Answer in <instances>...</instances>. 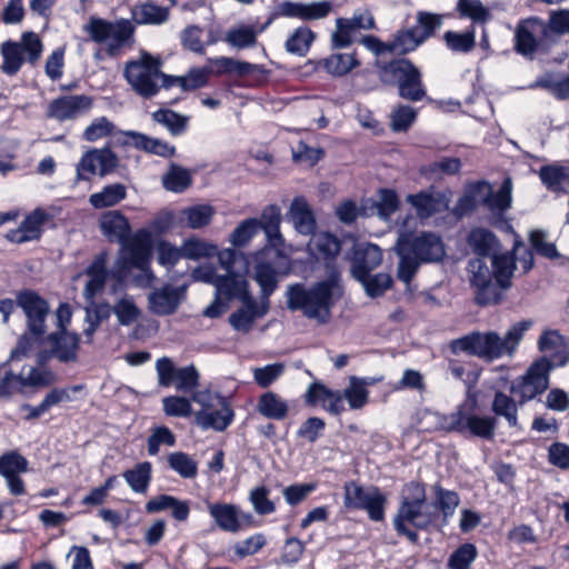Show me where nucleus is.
<instances>
[{"mask_svg":"<svg viewBox=\"0 0 569 569\" xmlns=\"http://www.w3.org/2000/svg\"><path fill=\"white\" fill-rule=\"evenodd\" d=\"M184 258L198 260L202 258L214 257L218 252V246L207 240L192 237L182 243Z\"/></svg>","mask_w":569,"mask_h":569,"instance_id":"nucleus-58","label":"nucleus"},{"mask_svg":"<svg viewBox=\"0 0 569 569\" xmlns=\"http://www.w3.org/2000/svg\"><path fill=\"white\" fill-rule=\"evenodd\" d=\"M357 280L365 287L367 295L372 298L382 296L393 283L392 277L385 272L376 274L369 272L363 278H357Z\"/></svg>","mask_w":569,"mask_h":569,"instance_id":"nucleus-62","label":"nucleus"},{"mask_svg":"<svg viewBox=\"0 0 569 569\" xmlns=\"http://www.w3.org/2000/svg\"><path fill=\"white\" fill-rule=\"evenodd\" d=\"M478 550L472 543H463L455 550L448 560L450 569H471V563L476 560Z\"/></svg>","mask_w":569,"mask_h":569,"instance_id":"nucleus-64","label":"nucleus"},{"mask_svg":"<svg viewBox=\"0 0 569 569\" xmlns=\"http://www.w3.org/2000/svg\"><path fill=\"white\" fill-rule=\"evenodd\" d=\"M340 241L337 237L323 232L315 236L309 243V250L317 260L332 261L340 252Z\"/></svg>","mask_w":569,"mask_h":569,"instance_id":"nucleus-38","label":"nucleus"},{"mask_svg":"<svg viewBox=\"0 0 569 569\" xmlns=\"http://www.w3.org/2000/svg\"><path fill=\"white\" fill-rule=\"evenodd\" d=\"M126 136L131 139L132 144L137 149L143 150L146 152L166 158L172 157L176 152L174 147L170 146L168 142L148 137L143 133L128 131L126 132Z\"/></svg>","mask_w":569,"mask_h":569,"instance_id":"nucleus-42","label":"nucleus"},{"mask_svg":"<svg viewBox=\"0 0 569 569\" xmlns=\"http://www.w3.org/2000/svg\"><path fill=\"white\" fill-rule=\"evenodd\" d=\"M216 209L210 204H196L187 207L180 211L179 221L181 226L190 229H200L208 226L213 216Z\"/></svg>","mask_w":569,"mask_h":569,"instance_id":"nucleus-39","label":"nucleus"},{"mask_svg":"<svg viewBox=\"0 0 569 569\" xmlns=\"http://www.w3.org/2000/svg\"><path fill=\"white\" fill-rule=\"evenodd\" d=\"M542 183L552 192H566L569 187V168L558 164L543 166L539 170Z\"/></svg>","mask_w":569,"mask_h":569,"instance_id":"nucleus-45","label":"nucleus"},{"mask_svg":"<svg viewBox=\"0 0 569 569\" xmlns=\"http://www.w3.org/2000/svg\"><path fill=\"white\" fill-rule=\"evenodd\" d=\"M491 410L496 416L503 417L510 427L518 426V407L516 401L503 392H496Z\"/></svg>","mask_w":569,"mask_h":569,"instance_id":"nucleus-57","label":"nucleus"},{"mask_svg":"<svg viewBox=\"0 0 569 569\" xmlns=\"http://www.w3.org/2000/svg\"><path fill=\"white\" fill-rule=\"evenodd\" d=\"M439 518L436 506L427 501L425 486L411 481L403 487L402 499L393 518V527L399 536H405L416 543L419 540L418 530H427Z\"/></svg>","mask_w":569,"mask_h":569,"instance_id":"nucleus-4","label":"nucleus"},{"mask_svg":"<svg viewBox=\"0 0 569 569\" xmlns=\"http://www.w3.org/2000/svg\"><path fill=\"white\" fill-rule=\"evenodd\" d=\"M488 189L486 181H477L466 187L465 193L456 203L455 213L459 217L471 213L482 203V191Z\"/></svg>","mask_w":569,"mask_h":569,"instance_id":"nucleus-46","label":"nucleus"},{"mask_svg":"<svg viewBox=\"0 0 569 569\" xmlns=\"http://www.w3.org/2000/svg\"><path fill=\"white\" fill-rule=\"evenodd\" d=\"M332 10L330 1L311 3L283 1L277 6L276 16L311 21L326 18Z\"/></svg>","mask_w":569,"mask_h":569,"instance_id":"nucleus-20","label":"nucleus"},{"mask_svg":"<svg viewBox=\"0 0 569 569\" xmlns=\"http://www.w3.org/2000/svg\"><path fill=\"white\" fill-rule=\"evenodd\" d=\"M551 369V362L547 358H542L536 361L525 376L511 385L510 391L519 398L520 405L533 399L548 389Z\"/></svg>","mask_w":569,"mask_h":569,"instance_id":"nucleus-13","label":"nucleus"},{"mask_svg":"<svg viewBox=\"0 0 569 569\" xmlns=\"http://www.w3.org/2000/svg\"><path fill=\"white\" fill-rule=\"evenodd\" d=\"M538 346L540 351L550 357L548 360L552 367L563 366L568 361V357L565 356V339L557 330H546L540 336Z\"/></svg>","mask_w":569,"mask_h":569,"instance_id":"nucleus-34","label":"nucleus"},{"mask_svg":"<svg viewBox=\"0 0 569 569\" xmlns=\"http://www.w3.org/2000/svg\"><path fill=\"white\" fill-rule=\"evenodd\" d=\"M127 197V188L122 183H111L102 188L101 191L94 192L89 197V203L94 209H103L114 207Z\"/></svg>","mask_w":569,"mask_h":569,"instance_id":"nucleus-44","label":"nucleus"},{"mask_svg":"<svg viewBox=\"0 0 569 569\" xmlns=\"http://www.w3.org/2000/svg\"><path fill=\"white\" fill-rule=\"evenodd\" d=\"M422 43L421 38L418 36V29L411 28L399 30L390 40L391 54H406L413 51Z\"/></svg>","mask_w":569,"mask_h":569,"instance_id":"nucleus-53","label":"nucleus"},{"mask_svg":"<svg viewBox=\"0 0 569 569\" xmlns=\"http://www.w3.org/2000/svg\"><path fill=\"white\" fill-rule=\"evenodd\" d=\"M343 489L346 508L366 510L373 521L383 520L387 499L378 488L365 489L355 482H347Z\"/></svg>","mask_w":569,"mask_h":569,"instance_id":"nucleus-12","label":"nucleus"},{"mask_svg":"<svg viewBox=\"0 0 569 569\" xmlns=\"http://www.w3.org/2000/svg\"><path fill=\"white\" fill-rule=\"evenodd\" d=\"M51 351L53 356L62 362L74 361L80 343V337L77 333L67 330L49 336Z\"/></svg>","mask_w":569,"mask_h":569,"instance_id":"nucleus-30","label":"nucleus"},{"mask_svg":"<svg viewBox=\"0 0 569 569\" xmlns=\"http://www.w3.org/2000/svg\"><path fill=\"white\" fill-rule=\"evenodd\" d=\"M92 99L86 94H69L52 100L47 108V117L58 121L76 119L92 107Z\"/></svg>","mask_w":569,"mask_h":569,"instance_id":"nucleus-17","label":"nucleus"},{"mask_svg":"<svg viewBox=\"0 0 569 569\" xmlns=\"http://www.w3.org/2000/svg\"><path fill=\"white\" fill-rule=\"evenodd\" d=\"M242 302L244 307L234 311L230 316L229 322L234 330L249 332L254 323V320L267 313L269 305L261 301V305L258 306L257 301L252 298Z\"/></svg>","mask_w":569,"mask_h":569,"instance_id":"nucleus-27","label":"nucleus"},{"mask_svg":"<svg viewBox=\"0 0 569 569\" xmlns=\"http://www.w3.org/2000/svg\"><path fill=\"white\" fill-rule=\"evenodd\" d=\"M435 493V502H431L436 506V512H440L443 517V520L447 521L449 517H451L457 507L460 503V497L456 491L447 490L442 488L439 483L433 486Z\"/></svg>","mask_w":569,"mask_h":569,"instance_id":"nucleus-50","label":"nucleus"},{"mask_svg":"<svg viewBox=\"0 0 569 569\" xmlns=\"http://www.w3.org/2000/svg\"><path fill=\"white\" fill-rule=\"evenodd\" d=\"M82 29L91 41L106 44V51L110 57L119 56L134 44L136 28L128 19L109 21L92 16Z\"/></svg>","mask_w":569,"mask_h":569,"instance_id":"nucleus-5","label":"nucleus"},{"mask_svg":"<svg viewBox=\"0 0 569 569\" xmlns=\"http://www.w3.org/2000/svg\"><path fill=\"white\" fill-rule=\"evenodd\" d=\"M19 373L26 388H46L57 381L56 375L47 368L28 366L23 367Z\"/></svg>","mask_w":569,"mask_h":569,"instance_id":"nucleus-51","label":"nucleus"},{"mask_svg":"<svg viewBox=\"0 0 569 569\" xmlns=\"http://www.w3.org/2000/svg\"><path fill=\"white\" fill-rule=\"evenodd\" d=\"M399 257L397 277L409 284L423 263L441 261L446 256V247L440 236L433 232L413 234L401 232L395 244Z\"/></svg>","mask_w":569,"mask_h":569,"instance_id":"nucleus-2","label":"nucleus"},{"mask_svg":"<svg viewBox=\"0 0 569 569\" xmlns=\"http://www.w3.org/2000/svg\"><path fill=\"white\" fill-rule=\"evenodd\" d=\"M522 247V242L516 241L511 252L492 253L490 257L491 268L499 290H507L511 287V279L516 270L515 251Z\"/></svg>","mask_w":569,"mask_h":569,"instance_id":"nucleus-25","label":"nucleus"},{"mask_svg":"<svg viewBox=\"0 0 569 569\" xmlns=\"http://www.w3.org/2000/svg\"><path fill=\"white\" fill-rule=\"evenodd\" d=\"M307 400L310 403L322 402V406L333 415H339L345 410L343 393L332 391L321 383H312L309 387Z\"/></svg>","mask_w":569,"mask_h":569,"instance_id":"nucleus-33","label":"nucleus"},{"mask_svg":"<svg viewBox=\"0 0 569 569\" xmlns=\"http://www.w3.org/2000/svg\"><path fill=\"white\" fill-rule=\"evenodd\" d=\"M368 381L363 378L350 377L349 386L343 390V397L348 401L350 409L358 410L368 402Z\"/></svg>","mask_w":569,"mask_h":569,"instance_id":"nucleus-52","label":"nucleus"},{"mask_svg":"<svg viewBox=\"0 0 569 569\" xmlns=\"http://www.w3.org/2000/svg\"><path fill=\"white\" fill-rule=\"evenodd\" d=\"M191 399L200 408L194 412L196 423L203 430L224 431L234 419V411L229 400L210 389L198 390Z\"/></svg>","mask_w":569,"mask_h":569,"instance_id":"nucleus-6","label":"nucleus"},{"mask_svg":"<svg viewBox=\"0 0 569 569\" xmlns=\"http://www.w3.org/2000/svg\"><path fill=\"white\" fill-rule=\"evenodd\" d=\"M121 249L116 262L117 276L124 278L130 268L146 267L151 259V232L140 229L120 242Z\"/></svg>","mask_w":569,"mask_h":569,"instance_id":"nucleus-8","label":"nucleus"},{"mask_svg":"<svg viewBox=\"0 0 569 569\" xmlns=\"http://www.w3.org/2000/svg\"><path fill=\"white\" fill-rule=\"evenodd\" d=\"M547 29L546 22L539 18L520 21L515 30L516 52L532 60L539 48L549 39Z\"/></svg>","mask_w":569,"mask_h":569,"instance_id":"nucleus-14","label":"nucleus"},{"mask_svg":"<svg viewBox=\"0 0 569 569\" xmlns=\"http://www.w3.org/2000/svg\"><path fill=\"white\" fill-rule=\"evenodd\" d=\"M151 463L141 462L123 472L129 487L138 493H144L151 481Z\"/></svg>","mask_w":569,"mask_h":569,"instance_id":"nucleus-54","label":"nucleus"},{"mask_svg":"<svg viewBox=\"0 0 569 569\" xmlns=\"http://www.w3.org/2000/svg\"><path fill=\"white\" fill-rule=\"evenodd\" d=\"M89 306L86 308V323L87 328L83 330L86 341L91 343L93 335L99 326L108 320L111 316V306L108 302L88 301Z\"/></svg>","mask_w":569,"mask_h":569,"instance_id":"nucleus-40","label":"nucleus"},{"mask_svg":"<svg viewBox=\"0 0 569 569\" xmlns=\"http://www.w3.org/2000/svg\"><path fill=\"white\" fill-rule=\"evenodd\" d=\"M161 64L159 58L142 52L138 59L126 62L123 76L137 94L150 99L160 90Z\"/></svg>","mask_w":569,"mask_h":569,"instance_id":"nucleus-7","label":"nucleus"},{"mask_svg":"<svg viewBox=\"0 0 569 569\" xmlns=\"http://www.w3.org/2000/svg\"><path fill=\"white\" fill-rule=\"evenodd\" d=\"M315 40L316 33L310 28L299 27L288 37L284 48L291 54L305 57Z\"/></svg>","mask_w":569,"mask_h":569,"instance_id":"nucleus-47","label":"nucleus"},{"mask_svg":"<svg viewBox=\"0 0 569 569\" xmlns=\"http://www.w3.org/2000/svg\"><path fill=\"white\" fill-rule=\"evenodd\" d=\"M445 422L449 431L468 432L473 437L486 440L493 438L497 425L496 418L478 416L463 406L458 407L456 411L448 415L445 418Z\"/></svg>","mask_w":569,"mask_h":569,"instance_id":"nucleus-11","label":"nucleus"},{"mask_svg":"<svg viewBox=\"0 0 569 569\" xmlns=\"http://www.w3.org/2000/svg\"><path fill=\"white\" fill-rule=\"evenodd\" d=\"M407 201L416 209L417 216L421 219L442 212L449 207L447 197L438 191H421L417 194H409Z\"/></svg>","mask_w":569,"mask_h":569,"instance_id":"nucleus-24","label":"nucleus"},{"mask_svg":"<svg viewBox=\"0 0 569 569\" xmlns=\"http://www.w3.org/2000/svg\"><path fill=\"white\" fill-rule=\"evenodd\" d=\"M468 243L479 258H485L496 248L498 240L491 231L478 228L470 232Z\"/></svg>","mask_w":569,"mask_h":569,"instance_id":"nucleus-59","label":"nucleus"},{"mask_svg":"<svg viewBox=\"0 0 569 569\" xmlns=\"http://www.w3.org/2000/svg\"><path fill=\"white\" fill-rule=\"evenodd\" d=\"M99 227L110 241L118 243L123 242L131 232L129 220L118 210L104 212L99 220Z\"/></svg>","mask_w":569,"mask_h":569,"instance_id":"nucleus-28","label":"nucleus"},{"mask_svg":"<svg viewBox=\"0 0 569 569\" xmlns=\"http://www.w3.org/2000/svg\"><path fill=\"white\" fill-rule=\"evenodd\" d=\"M488 189L482 191V204L493 214H502L511 208L512 203V180L507 177L499 190L493 192L492 187L487 182Z\"/></svg>","mask_w":569,"mask_h":569,"instance_id":"nucleus-26","label":"nucleus"},{"mask_svg":"<svg viewBox=\"0 0 569 569\" xmlns=\"http://www.w3.org/2000/svg\"><path fill=\"white\" fill-rule=\"evenodd\" d=\"M208 511L221 530L233 533L241 530L240 509L237 506L214 502L208 505Z\"/></svg>","mask_w":569,"mask_h":569,"instance_id":"nucleus-29","label":"nucleus"},{"mask_svg":"<svg viewBox=\"0 0 569 569\" xmlns=\"http://www.w3.org/2000/svg\"><path fill=\"white\" fill-rule=\"evenodd\" d=\"M457 12L461 18H468L473 23H486L491 19L490 10L480 0H458Z\"/></svg>","mask_w":569,"mask_h":569,"instance_id":"nucleus-56","label":"nucleus"},{"mask_svg":"<svg viewBox=\"0 0 569 569\" xmlns=\"http://www.w3.org/2000/svg\"><path fill=\"white\" fill-rule=\"evenodd\" d=\"M289 219L295 229L301 234H311L316 229V220L312 210L305 198L297 197L292 200L289 212Z\"/></svg>","mask_w":569,"mask_h":569,"instance_id":"nucleus-31","label":"nucleus"},{"mask_svg":"<svg viewBox=\"0 0 569 569\" xmlns=\"http://www.w3.org/2000/svg\"><path fill=\"white\" fill-rule=\"evenodd\" d=\"M257 410L268 419L282 420L287 417L289 407L279 395L268 391L259 397Z\"/></svg>","mask_w":569,"mask_h":569,"instance_id":"nucleus-41","label":"nucleus"},{"mask_svg":"<svg viewBox=\"0 0 569 569\" xmlns=\"http://www.w3.org/2000/svg\"><path fill=\"white\" fill-rule=\"evenodd\" d=\"M17 303L28 318L30 331L34 336H41L44 332V320L49 312L47 301L32 291H24L18 295Z\"/></svg>","mask_w":569,"mask_h":569,"instance_id":"nucleus-19","label":"nucleus"},{"mask_svg":"<svg viewBox=\"0 0 569 569\" xmlns=\"http://www.w3.org/2000/svg\"><path fill=\"white\" fill-rule=\"evenodd\" d=\"M341 295V287L333 278L309 288L303 283H293L287 287L286 303L290 311H300L307 319L326 325L331 320V310Z\"/></svg>","mask_w":569,"mask_h":569,"instance_id":"nucleus-3","label":"nucleus"},{"mask_svg":"<svg viewBox=\"0 0 569 569\" xmlns=\"http://www.w3.org/2000/svg\"><path fill=\"white\" fill-rule=\"evenodd\" d=\"M259 229L262 228L270 246L280 248L283 244V238L280 233L281 211L276 204L266 207L261 213Z\"/></svg>","mask_w":569,"mask_h":569,"instance_id":"nucleus-35","label":"nucleus"},{"mask_svg":"<svg viewBox=\"0 0 569 569\" xmlns=\"http://www.w3.org/2000/svg\"><path fill=\"white\" fill-rule=\"evenodd\" d=\"M119 159L109 148L90 149L76 167V181H88L92 176L104 177L116 170Z\"/></svg>","mask_w":569,"mask_h":569,"instance_id":"nucleus-15","label":"nucleus"},{"mask_svg":"<svg viewBox=\"0 0 569 569\" xmlns=\"http://www.w3.org/2000/svg\"><path fill=\"white\" fill-rule=\"evenodd\" d=\"M382 262V251L373 243H358L353 247L351 257V273L357 278H363L366 273L376 269Z\"/></svg>","mask_w":569,"mask_h":569,"instance_id":"nucleus-22","label":"nucleus"},{"mask_svg":"<svg viewBox=\"0 0 569 569\" xmlns=\"http://www.w3.org/2000/svg\"><path fill=\"white\" fill-rule=\"evenodd\" d=\"M17 44L20 47V52L26 61L31 66H34L41 58L43 46L37 33L24 32Z\"/></svg>","mask_w":569,"mask_h":569,"instance_id":"nucleus-63","label":"nucleus"},{"mask_svg":"<svg viewBox=\"0 0 569 569\" xmlns=\"http://www.w3.org/2000/svg\"><path fill=\"white\" fill-rule=\"evenodd\" d=\"M413 63L408 59H397L379 66V78L386 84H399L407 77Z\"/></svg>","mask_w":569,"mask_h":569,"instance_id":"nucleus-48","label":"nucleus"},{"mask_svg":"<svg viewBox=\"0 0 569 569\" xmlns=\"http://www.w3.org/2000/svg\"><path fill=\"white\" fill-rule=\"evenodd\" d=\"M288 269V258L279 248H266L253 270V279L261 289V299L269 305V297L278 287V276Z\"/></svg>","mask_w":569,"mask_h":569,"instance_id":"nucleus-9","label":"nucleus"},{"mask_svg":"<svg viewBox=\"0 0 569 569\" xmlns=\"http://www.w3.org/2000/svg\"><path fill=\"white\" fill-rule=\"evenodd\" d=\"M271 23V19H269L264 24H239L226 33V42L231 47L237 49H246L256 46L257 37L259 33L263 32L267 27Z\"/></svg>","mask_w":569,"mask_h":569,"instance_id":"nucleus-32","label":"nucleus"},{"mask_svg":"<svg viewBox=\"0 0 569 569\" xmlns=\"http://www.w3.org/2000/svg\"><path fill=\"white\" fill-rule=\"evenodd\" d=\"M186 286H164L150 292L148 297L149 309L158 316H169L176 312L184 299Z\"/></svg>","mask_w":569,"mask_h":569,"instance_id":"nucleus-21","label":"nucleus"},{"mask_svg":"<svg viewBox=\"0 0 569 569\" xmlns=\"http://www.w3.org/2000/svg\"><path fill=\"white\" fill-rule=\"evenodd\" d=\"M468 277L475 290V301L479 306L498 303L501 292L495 280L492 268L485 258H475L468 262Z\"/></svg>","mask_w":569,"mask_h":569,"instance_id":"nucleus-10","label":"nucleus"},{"mask_svg":"<svg viewBox=\"0 0 569 569\" xmlns=\"http://www.w3.org/2000/svg\"><path fill=\"white\" fill-rule=\"evenodd\" d=\"M152 119L164 126L171 134L178 136L186 131L189 118L170 109H160L152 113Z\"/></svg>","mask_w":569,"mask_h":569,"instance_id":"nucleus-60","label":"nucleus"},{"mask_svg":"<svg viewBox=\"0 0 569 569\" xmlns=\"http://www.w3.org/2000/svg\"><path fill=\"white\" fill-rule=\"evenodd\" d=\"M169 9L146 1L134 6L131 10L132 19L138 24H162L169 19Z\"/></svg>","mask_w":569,"mask_h":569,"instance_id":"nucleus-37","label":"nucleus"},{"mask_svg":"<svg viewBox=\"0 0 569 569\" xmlns=\"http://www.w3.org/2000/svg\"><path fill=\"white\" fill-rule=\"evenodd\" d=\"M531 326V320L519 321L510 327L505 337L496 331H473L452 340L450 349L453 353L467 352L489 362L503 356L511 357Z\"/></svg>","mask_w":569,"mask_h":569,"instance_id":"nucleus-1","label":"nucleus"},{"mask_svg":"<svg viewBox=\"0 0 569 569\" xmlns=\"http://www.w3.org/2000/svg\"><path fill=\"white\" fill-rule=\"evenodd\" d=\"M248 282L246 279L234 272L227 273V276L220 277L217 281L216 292L223 296L227 300L239 299L246 301L251 297L247 290Z\"/></svg>","mask_w":569,"mask_h":569,"instance_id":"nucleus-36","label":"nucleus"},{"mask_svg":"<svg viewBox=\"0 0 569 569\" xmlns=\"http://www.w3.org/2000/svg\"><path fill=\"white\" fill-rule=\"evenodd\" d=\"M28 460L16 450L0 456V476L6 479L11 495L22 496L26 493L24 481L20 475L28 471Z\"/></svg>","mask_w":569,"mask_h":569,"instance_id":"nucleus-18","label":"nucleus"},{"mask_svg":"<svg viewBox=\"0 0 569 569\" xmlns=\"http://www.w3.org/2000/svg\"><path fill=\"white\" fill-rule=\"evenodd\" d=\"M48 219V213L43 209L37 208L24 218L17 229L10 230L6 238L14 243L38 240L42 233V226Z\"/></svg>","mask_w":569,"mask_h":569,"instance_id":"nucleus-23","label":"nucleus"},{"mask_svg":"<svg viewBox=\"0 0 569 569\" xmlns=\"http://www.w3.org/2000/svg\"><path fill=\"white\" fill-rule=\"evenodd\" d=\"M3 62L1 70L8 76H14L21 69L26 58L20 52V47L14 41H7L1 47Z\"/></svg>","mask_w":569,"mask_h":569,"instance_id":"nucleus-61","label":"nucleus"},{"mask_svg":"<svg viewBox=\"0 0 569 569\" xmlns=\"http://www.w3.org/2000/svg\"><path fill=\"white\" fill-rule=\"evenodd\" d=\"M319 64L331 76L341 77L359 66L353 54L335 53L319 61Z\"/></svg>","mask_w":569,"mask_h":569,"instance_id":"nucleus-49","label":"nucleus"},{"mask_svg":"<svg viewBox=\"0 0 569 569\" xmlns=\"http://www.w3.org/2000/svg\"><path fill=\"white\" fill-rule=\"evenodd\" d=\"M398 93L405 100L420 101L422 100L427 91L422 82V76L419 69L413 64L409 73L398 84Z\"/></svg>","mask_w":569,"mask_h":569,"instance_id":"nucleus-43","label":"nucleus"},{"mask_svg":"<svg viewBox=\"0 0 569 569\" xmlns=\"http://www.w3.org/2000/svg\"><path fill=\"white\" fill-rule=\"evenodd\" d=\"M117 272L118 268L116 266L113 271L108 270V253L106 251L97 254L86 270V274L89 277V280L83 289L84 299L87 301H92L97 295L102 292L109 277L118 280V284L112 286V292L114 293L118 286H121L124 279L119 278Z\"/></svg>","mask_w":569,"mask_h":569,"instance_id":"nucleus-16","label":"nucleus"},{"mask_svg":"<svg viewBox=\"0 0 569 569\" xmlns=\"http://www.w3.org/2000/svg\"><path fill=\"white\" fill-rule=\"evenodd\" d=\"M113 312L121 326H130L136 322L140 317V309L136 305L133 297L123 295L116 303L111 307Z\"/></svg>","mask_w":569,"mask_h":569,"instance_id":"nucleus-55","label":"nucleus"}]
</instances>
